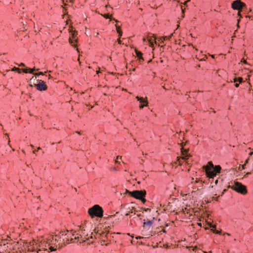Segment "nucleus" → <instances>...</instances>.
<instances>
[{
	"label": "nucleus",
	"mask_w": 253,
	"mask_h": 253,
	"mask_svg": "<svg viewBox=\"0 0 253 253\" xmlns=\"http://www.w3.org/2000/svg\"><path fill=\"white\" fill-rule=\"evenodd\" d=\"M47 239V243L48 246L52 245L55 248L58 247L59 248L62 246V244L65 243V240L66 242L70 240L69 234L66 233L65 231H62L60 233V235H55L54 236L49 235ZM68 243V242H67Z\"/></svg>",
	"instance_id": "nucleus-1"
},
{
	"label": "nucleus",
	"mask_w": 253,
	"mask_h": 253,
	"mask_svg": "<svg viewBox=\"0 0 253 253\" xmlns=\"http://www.w3.org/2000/svg\"><path fill=\"white\" fill-rule=\"evenodd\" d=\"M69 234L70 240L73 242H78L83 243L86 241H89L90 239L93 238V233L91 232L90 235L84 227H81V229L79 231L78 233Z\"/></svg>",
	"instance_id": "nucleus-2"
},
{
	"label": "nucleus",
	"mask_w": 253,
	"mask_h": 253,
	"mask_svg": "<svg viewBox=\"0 0 253 253\" xmlns=\"http://www.w3.org/2000/svg\"><path fill=\"white\" fill-rule=\"evenodd\" d=\"M203 168L205 171L207 177L210 179H213L217 173L220 172L221 169L219 165L214 166L211 162H209L207 165L203 166Z\"/></svg>",
	"instance_id": "nucleus-3"
},
{
	"label": "nucleus",
	"mask_w": 253,
	"mask_h": 253,
	"mask_svg": "<svg viewBox=\"0 0 253 253\" xmlns=\"http://www.w3.org/2000/svg\"><path fill=\"white\" fill-rule=\"evenodd\" d=\"M18 242L9 243L7 242V240H2L0 244V253L18 248Z\"/></svg>",
	"instance_id": "nucleus-4"
},
{
	"label": "nucleus",
	"mask_w": 253,
	"mask_h": 253,
	"mask_svg": "<svg viewBox=\"0 0 253 253\" xmlns=\"http://www.w3.org/2000/svg\"><path fill=\"white\" fill-rule=\"evenodd\" d=\"M228 188H231L237 192L245 195L247 193L246 186L241 183L237 181L231 182V185H228Z\"/></svg>",
	"instance_id": "nucleus-5"
},
{
	"label": "nucleus",
	"mask_w": 253,
	"mask_h": 253,
	"mask_svg": "<svg viewBox=\"0 0 253 253\" xmlns=\"http://www.w3.org/2000/svg\"><path fill=\"white\" fill-rule=\"evenodd\" d=\"M126 192L131 197L140 200L143 204L145 203L146 199L145 198L146 195L145 190H134L129 191L126 190Z\"/></svg>",
	"instance_id": "nucleus-6"
},
{
	"label": "nucleus",
	"mask_w": 253,
	"mask_h": 253,
	"mask_svg": "<svg viewBox=\"0 0 253 253\" xmlns=\"http://www.w3.org/2000/svg\"><path fill=\"white\" fill-rule=\"evenodd\" d=\"M88 213L92 217L94 216L102 217L103 215V210L98 205H95L88 209Z\"/></svg>",
	"instance_id": "nucleus-7"
},
{
	"label": "nucleus",
	"mask_w": 253,
	"mask_h": 253,
	"mask_svg": "<svg viewBox=\"0 0 253 253\" xmlns=\"http://www.w3.org/2000/svg\"><path fill=\"white\" fill-rule=\"evenodd\" d=\"M172 35L173 34H171L169 36H164L162 38H159L158 39H156L153 35L152 36H148L147 41L149 43L150 46L152 47H153L154 44H157L156 40H157L159 42H161V43H163L164 40H169L170 38H171Z\"/></svg>",
	"instance_id": "nucleus-8"
},
{
	"label": "nucleus",
	"mask_w": 253,
	"mask_h": 253,
	"mask_svg": "<svg viewBox=\"0 0 253 253\" xmlns=\"http://www.w3.org/2000/svg\"><path fill=\"white\" fill-rule=\"evenodd\" d=\"M231 6L233 9L241 11H245V9L247 8L245 3L242 2L240 0L233 1ZM238 15L241 16L240 11L238 12Z\"/></svg>",
	"instance_id": "nucleus-9"
},
{
	"label": "nucleus",
	"mask_w": 253,
	"mask_h": 253,
	"mask_svg": "<svg viewBox=\"0 0 253 253\" xmlns=\"http://www.w3.org/2000/svg\"><path fill=\"white\" fill-rule=\"evenodd\" d=\"M25 249H27L28 252H34L36 251V248L39 246L38 243L35 241H32L30 242H26L23 245Z\"/></svg>",
	"instance_id": "nucleus-10"
},
{
	"label": "nucleus",
	"mask_w": 253,
	"mask_h": 253,
	"mask_svg": "<svg viewBox=\"0 0 253 253\" xmlns=\"http://www.w3.org/2000/svg\"><path fill=\"white\" fill-rule=\"evenodd\" d=\"M181 152L182 155V157L181 158H177V162H178L179 165H182L181 160L186 161L190 156V155L188 153V150L184 149L183 147L181 148Z\"/></svg>",
	"instance_id": "nucleus-11"
},
{
	"label": "nucleus",
	"mask_w": 253,
	"mask_h": 253,
	"mask_svg": "<svg viewBox=\"0 0 253 253\" xmlns=\"http://www.w3.org/2000/svg\"><path fill=\"white\" fill-rule=\"evenodd\" d=\"M38 246L42 248L39 250V251H41L42 250L44 251H47L48 249H49L50 251H53L56 250L55 247L52 246V245L48 246V244L47 243V239H46V241H44L43 242H42L41 244L39 245Z\"/></svg>",
	"instance_id": "nucleus-12"
},
{
	"label": "nucleus",
	"mask_w": 253,
	"mask_h": 253,
	"mask_svg": "<svg viewBox=\"0 0 253 253\" xmlns=\"http://www.w3.org/2000/svg\"><path fill=\"white\" fill-rule=\"evenodd\" d=\"M37 82H38V84H35V86L37 90L39 91H43L46 90L47 86L45 82L40 80H38Z\"/></svg>",
	"instance_id": "nucleus-13"
},
{
	"label": "nucleus",
	"mask_w": 253,
	"mask_h": 253,
	"mask_svg": "<svg viewBox=\"0 0 253 253\" xmlns=\"http://www.w3.org/2000/svg\"><path fill=\"white\" fill-rule=\"evenodd\" d=\"M136 98L141 104L139 106V108L140 109H142L144 106H147L148 102L147 100V98L144 99L143 97H139L137 96L136 97Z\"/></svg>",
	"instance_id": "nucleus-14"
},
{
	"label": "nucleus",
	"mask_w": 253,
	"mask_h": 253,
	"mask_svg": "<svg viewBox=\"0 0 253 253\" xmlns=\"http://www.w3.org/2000/svg\"><path fill=\"white\" fill-rule=\"evenodd\" d=\"M154 218H153L152 220H148L147 221H145V220H143V227L144 228H146L147 229H149L151 226L153 225L154 222Z\"/></svg>",
	"instance_id": "nucleus-15"
},
{
	"label": "nucleus",
	"mask_w": 253,
	"mask_h": 253,
	"mask_svg": "<svg viewBox=\"0 0 253 253\" xmlns=\"http://www.w3.org/2000/svg\"><path fill=\"white\" fill-rule=\"evenodd\" d=\"M9 233H16L17 235L20 234V228L18 227V225H16L15 227L13 228H9ZM10 236H12V234H10Z\"/></svg>",
	"instance_id": "nucleus-16"
},
{
	"label": "nucleus",
	"mask_w": 253,
	"mask_h": 253,
	"mask_svg": "<svg viewBox=\"0 0 253 253\" xmlns=\"http://www.w3.org/2000/svg\"><path fill=\"white\" fill-rule=\"evenodd\" d=\"M39 70V69H36L35 67H34L33 68H27L22 69V71L24 73H29L31 74H33V72L34 71H38Z\"/></svg>",
	"instance_id": "nucleus-17"
},
{
	"label": "nucleus",
	"mask_w": 253,
	"mask_h": 253,
	"mask_svg": "<svg viewBox=\"0 0 253 253\" xmlns=\"http://www.w3.org/2000/svg\"><path fill=\"white\" fill-rule=\"evenodd\" d=\"M243 81V79L242 77H239V78H235L234 79V83H236V82H239V83H242Z\"/></svg>",
	"instance_id": "nucleus-18"
},
{
	"label": "nucleus",
	"mask_w": 253,
	"mask_h": 253,
	"mask_svg": "<svg viewBox=\"0 0 253 253\" xmlns=\"http://www.w3.org/2000/svg\"><path fill=\"white\" fill-rule=\"evenodd\" d=\"M116 26V29H117V33L119 34V36L120 37H121L122 36L123 32L121 31V30L120 29L119 26H118L117 25Z\"/></svg>",
	"instance_id": "nucleus-19"
},
{
	"label": "nucleus",
	"mask_w": 253,
	"mask_h": 253,
	"mask_svg": "<svg viewBox=\"0 0 253 253\" xmlns=\"http://www.w3.org/2000/svg\"><path fill=\"white\" fill-rule=\"evenodd\" d=\"M135 53L138 57H139L140 59H143L142 57V53L140 51L136 50Z\"/></svg>",
	"instance_id": "nucleus-20"
},
{
	"label": "nucleus",
	"mask_w": 253,
	"mask_h": 253,
	"mask_svg": "<svg viewBox=\"0 0 253 253\" xmlns=\"http://www.w3.org/2000/svg\"><path fill=\"white\" fill-rule=\"evenodd\" d=\"M12 71H17L19 74L21 73V70L18 67H13L12 70Z\"/></svg>",
	"instance_id": "nucleus-21"
},
{
	"label": "nucleus",
	"mask_w": 253,
	"mask_h": 253,
	"mask_svg": "<svg viewBox=\"0 0 253 253\" xmlns=\"http://www.w3.org/2000/svg\"><path fill=\"white\" fill-rule=\"evenodd\" d=\"M104 17L106 18V19H110L111 18V16L108 13H107V14H105L104 15H103Z\"/></svg>",
	"instance_id": "nucleus-22"
},
{
	"label": "nucleus",
	"mask_w": 253,
	"mask_h": 253,
	"mask_svg": "<svg viewBox=\"0 0 253 253\" xmlns=\"http://www.w3.org/2000/svg\"><path fill=\"white\" fill-rule=\"evenodd\" d=\"M213 232L215 233V234H220V232L218 231V230H212Z\"/></svg>",
	"instance_id": "nucleus-23"
},
{
	"label": "nucleus",
	"mask_w": 253,
	"mask_h": 253,
	"mask_svg": "<svg viewBox=\"0 0 253 253\" xmlns=\"http://www.w3.org/2000/svg\"><path fill=\"white\" fill-rule=\"evenodd\" d=\"M251 174V172H247V173L245 174V175H244V177H247V176H248V175H250V174Z\"/></svg>",
	"instance_id": "nucleus-24"
},
{
	"label": "nucleus",
	"mask_w": 253,
	"mask_h": 253,
	"mask_svg": "<svg viewBox=\"0 0 253 253\" xmlns=\"http://www.w3.org/2000/svg\"><path fill=\"white\" fill-rule=\"evenodd\" d=\"M19 66H21V67H25V65L23 63H20V64H17Z\"/></svg>",
	"instance_id": "nucleus-25"
},
{
	"label": "nucleus",
	"mask_w": 253,
	"mask_h": 253,
	"mask_svg": "<svg viewBox=\"0 0 253 253\" xmlns=\"http://www.w3.org/2000/svg\"><path fill=\"white\" fill-rule=\"evenodd\" d=\"M36 76H38L40 75H43L42 72H40L39 73H36L35 74Z\"/></svg>",
	"instance_id": "nucleus-26"
},
{
	"label": "nucleus",
	"mask_w": 253,
	"mask_h": 253,
	"mask_svg": "<svg viewBox=\"0 0 253 253\" xmlns=\"http://www.w3.org/2000/svg\"><path fill=\"white\" fill-rule=\"evenodd\" d=\"M249 161H250V159H249V158H248V159H247L246 160V161H245V165H246L247 164H248L249 163Z\"/></svg>",
	"instance_id": "nucleus-27"
},
{
	"label": "nucleus",
	"mask_w": 253,
	"mask_h": 253,
	"mask_svg": "<svg viewBox=\"0 0 253 253\" xmlns=\"http://www.w3.org/2000/svg\"><path fill=\"white\" fill-rule=\"evenodd\" d=\"M22 225H24V223H22ZM19 227L20 228V230L22 229L23 228H25V227L24 225H20Z\"/></svg>",
	"instance_id": "nucleus-28"
},
{
	"label": "nucleus",
	"mask_w": 253,
	"mask_h": 253,
	"mask_svg": "<svg viewBox=\"0 0 253 253\" xmlns=\"http://www.w3.org/2000/svg\"><path fill=\"white\" fill-rule=\"evenodd\" d=\"M235 86L236 87H238L239 86V84H238V83H236V84H235Z\"/></svg>",
	"instance_id": "nucleus-29"
},
{
	"label": "nucleus",
	"mask_w": 253,
	"mask_h": 253,
	"mask_svg": "<svg viewBox=\"0 0 253 253\" xmlns=\"http://www.w3.org/2000/svg\"><path fill=\"white\" fill-rule=\"evenodd\" d=\"M118 43H119V44H121V43H122V42H121V41L120 40V39H118Z\"/></svg>",
	"instance_id": "nucleus-30"
},
{
	"label": "nucleus",
	"mask_w": 253,
	"mask_h": 253,
	"mask_svg": "<svg viewBox=\"0 0 253 253\" xmlns=\"http://www.w3.org/2000/svg\"><path fill=\"white\" fill-rule=\"evenodd\" d=\"M241 62H244V63H247V62L246 60H245L244 59H242L241 60Z\"/></svg>",
	"instance_id": "nucleus-31"
},
{
	"label": "nucleus",
	"mask_w": 253,
	"mask_h": 253,
	"mask_svg": "<svg viewBox=\"0 0 253 253\" xmlns=\"http://www.w3.org/2000/svg\"><path fill=\"white\" fill-rule=\"evenodd\" d=\"M218 179L215 180V181H214V184L215 185H216L217 184V183H218Z\"/></svg>",
	"instance_id": "nucleus-32"
},
{
	"label": "nucleus",
	"mask_w": 253,
	"mask_h": 253,
	"mask_svg": "<svg viewBox=\"0 0 253 253\" xmlns=\"http://www.w3.org/2000/svg\"><path fill=\"white\" fill-rule=\"evenodd\" d=\"M210 227H211V228H212L213 229L215 228V226H214V225H211L210 226Z\"/></svg>",
	"instance_id": "nucleus-33"
},
{
	"label": "nucleus",
	"mask_w": 253,
	"mask_h": 253,
	"mask_svg": "<svg viewBox=\"0 0 253 253\" xmlns=\"http://www.w3.org/2000/svg\"><path fill=\"white\" fill-rule=\"evenodd\" d=\"M121 158H122V157H121V156H118L117 157V160H119V159H121Z\"/></svg>",
	"instance_id": "nucleus-34"
},
{
	"label": "nucleus",
	"mask_w": 253,
	"mask_h": 253,
	"mask_svg": "<svg viewBox=\"0 0 253 253\" xmlns=\"http://www.w3.org/2000/svg\"><path fill=\"white\" fill-rule=\"evenodd\" d=\"M69 41L71 43H73V40L71 38H70L69 39Z\"/></svg>",
	"instance_id": "nucleus-35"
},
{
	"label": "nucleus",
	"mask_w": 253,
	"mask_h": 253,
	"mask_svg": "<svg viewBox=\"0 0 253 253\" xmlns=\"http://www.w3.org/2000/svg\"><path fill=\"white\" fill-rule=\"evenodd\" d=\"M112 170H114V171H116L117 169H116V168L115 167H114V168H112Z\"/></svg>",
	"instance_id": "nucleus-36"
},
{
	"label": "nucleus",
	"mask_w": 253,
	"mask_h": 253,
	"mask_svg": "<svg viewBox=\"0 0 253 253\" xmlns=\"http://www.w3.org/2000/svg\"><path fill=\"white\" fill-rule=\"evenodd\" d=\"M227 191L226 189H224L223 191V192L222 193V194H221V196L224 194V192H225L226 191Z\"/></svg>",
	"instance_id": "nucleus-37"
},
{
	"label": "nucleus",
	"mask_w": 253,
	"mask_h": 253,
	"mask_svg": "<svg viewBox=\"0 0 253 253\" xmlns=\"http://www.w3.org/2000/svg\"><path fill=\"white\" fill-rule=\"evenodd\" d=\"M150 210H150V209H146V210H145V211H150Z\"/></svg>",
	"instance_id": "nucleus-38"
},
{
	"label": "nucleus",
	"mask_w": 253,
	"mask_h": 253,
	"mask_svg": "<svg viewBox=\"0 0 253 253\" xmlns=\"http://www.w3.org/2000/svg\"><path fill=\"white\" fill-rule=\"evenodd\" d=\"M37 151H38V150H34V151H33V153L34 154H35Z\"/></svg>",
	"instance_id": "nucleus-39"
},
{
	"label": "nucleus",
	"mask_w": 253,
	"mask_h": 253,
	"mask_svg": "<svg viewBox=\"0 0 253 253\" xmlns=\"http://www.w3.org/2000/svg\"><path fill=\"white\" fill-rule=\"evenodd\" d=\"M253 154V152H250V153H249V155H250V156H252Z\"/></svg>",
	"instance_id": "nucleus-40"
},
{
	"label": "nucleus",
	"mask_w": 253,
	"mask_h": 253,
	"mask_svg": "<svg viewBox=\"0 0 253 253\" xmlns=\"http://www.w3.org/2000/svg\"><path fill=\"white\" fill-rule=\"evenodd\" d=\"M143 41L144 42H145L146 41V39L145 38H144L143 39Z\"/></svg>",
	"instance_id": "nucleus-41"
},
{
	"label": "nucleus",
	"mask_w": 253,
	"mask_h": 253,
	"mask_svg": "<svg viewBox=\"0 0 253 253\" xmlns=\"http://www.w3.org/2000/svg\"><path fill=\"white\" fill-rule=\"evenodd\" d=\"M245 165H245V164H244V165H243L242 166V169H245Z\"/></svg>",
	"instance_id": "nucleus-42"
},
{
	"label": "nucleus",
	"mask_w": 253,
	"mask_h": 253,
	"mask_svg": "<svg viewBox=\"0 0 253 253\" xmlns=\"http://www.w3.org/2000/svg\"><path fill=\"white\" fill-rule=\"evenodd\" d=\"M75 36V33H74V34H73V37H72L73 39H74V38Z\"/></svg>",
	"instance_id": "nucleus-43"
},
{
	"label": "nucleus",
	"mask_w": 253,
	"mask_h": 253,
	"mask_svg": "<svg viewBox=\"0 0 253 253\" xmlns=\"http://www.w3.org/2000/svg\"><path fill=\"white\" fill-rule=\"evenodd\" d=\"M136 238L137 239H140V238H141V237H136Z\"/></svg>",
	"instance_id": "nucleus-44"
},
{
	"label": "nucleus",
	"mask_w": 253,
	"mask_h": 253,
	"mask_svg": "<svg viewBox=\"0 0 253 253\" xmlns=\"http://www.w3.org/2000/svg\"><path fill=\"white\" fill-rule=\"evenodd\" d=\"M135 70V68H133V69H132V71H134Z\"/></svg>",
	"instance_id": "nucleus-45"
},
{
	"label": "nucleus",
	"mask_w": 253,
	"mask_h": 253,
	"mask_svg": "<svg viewBox=\"0 0 253 253\" xmlns=\"http://www.w3.org/2000/svg\"><path fill=\"white\" fill-rule=\"evenodd\" d=\"M116 163H119V161H118V160H116Z\"/></svg>",
	"instance_id": "nucleus-46"
},
{
	"label": "nucleus",
	"mask_w": 253,
	"mask_h": 253,
	"mask_svg": "<svg viewBox=\"0 0 253 253\" xmlns=\"http://www.w3.org/2000/svg\"><path fill=\"white\" fill-rule=\"evenodd\" d=\"M128 215H129V213H126V216H128Z\"/></svg>",
	"instance_id": "nucleus-47"
},
{
	"label": "nucleus",
	"mask_w": 253,
	"mask_h": 253,
	"mask_svg": "<svg viewBox=\"0 0 253 253\" xmlns=\"http://www.w3.org/2000/svg\"><path fill=\"white\" fill-rule=\"evenodd\" d=\"M203 253H208V252H206V251H203Z\"/></svg>",
	"instance_id": "nucleus-48"
},
{
	"label": "nucleus",
	"mask_w": 253,
	"mask_h": 253,
	"mask_svg": "<svg viewBox=\"0 0 253 253\" xmlns=\"http://www.w3.org/2000/svg\"><path fill=\"white\" fill-rule=\"evenodd\" d=\"M206 59H205V58H203L202 59H201V60H205Z\"/></svg>",
	"instance_id": "nucleus-49"
},
{
	"label": "nucleus",
	"mask_w": 253,
	"mask_h": 253,
	"mask_svg": "<svg viewBox=\"0 0 253 253\" xmlns=\"http://www.w3.org/2000/svg\"><path fill=\"white\" fill-rule=\"evenodd\" d=\"M76 132L78 133V134H81L80 132L79 131H77Z\"/></svg>",
	"instance_id": "nucleus-50"
},
{
	"label": "nucleus",
	"mask_w": 253,
	"mask_h": 253,
	"mask_svg": "<svg viewBox=\"0 0 253 253\" xmlns=\"http://www.w3.org/2000/svg\"><path fill=\"white\" fill-rule=\"evenodd\" d=\"M211 56L212 58H214V55H211Z\"/></svg>",
	"instance_id": "nucleus-51"
},
{
	"label": "nucleus",
	"mask_w": 253,
	"mask_h": 253,
	"mask_svg": "<svg viewBox=\"0 0 253 253\" xmlns=\"http://www.w3.org/2000/svg\"><path fill=\"white\" fill-rule=\"evenodd\" d=\"M31 146L32 148H33V147H34V146H33V145H32V144L31 145Z\"/></svg>",
	"instance_id": "nucleus-52"
},
{
	"label": "nucleus",
	"mask_w": 253,
	"mask_h": 253,
	"mask_svg": "<svg viewBox=\"0 0 253 253\" xmlns=\"http://www.w3.org/2000/svg\"><path fill=\"white\" fill-rule=\"evenodd\" d=\"M40 149H41V148H40V147H38V150H40Z\"/></svg>",
	"instance_id": "nucleus-53"
},
{
	"label": "nucleus",
	"mask_w": 253,
	"mask_h": 253,
	"mask_svg": "<svg viewBox=\"0 0 253 253\" xmlns=\"http://www.w3.org/2000/svg\"><path fill=\"white\" fill-rule=\"evenodd\" d=\"M140 215H141L140 214L137 215L138 216H140Z\"/></svg>",
	"instance_id": "nucleus-54"
},
{
	"label": "nucleus",
	"mask_w": 253,
	"mask_h": 253,
	"mask_svg": "<svg viewBox=\"0 0 253 253\" xmlns=\"http://www.w3.org/2000/svg\"><path fill=\"white\" fill-rule=\"evenodd\" d=\"M7 237L9 238H10L11 237L10 236H7Z\"/></svg>",
	"instance_id": "nucleus-55"
},
{
	"label": "nucleus",
	"mask_w": 253,
	"mask_h": 253,
	"mask_svg": "<svg viewBox=\"0 0 253 253\" xmlns=\"http://www.w3.org/2000/svg\"><path fill=\"white\" fill-rule=\"evenodd\" d=\"M181 9H182V11L183 12V9H182V8H181Z\"/></svg>",
	"instance_id": "nucleus-56"
},
{
	"label": "nucleus",
	"mask_w": 253,
	"mask_h": 253,
	"mask_svg": "<svg viewBox=\"0 0 253 253\" xmlns=\"http://www.w3.org/2000/svg\"><path fill=\"white\" fill-rule=\"evenodd\" d=\"M181 9H182V11L183 12V9H182V8H181Z\"/></svg>",
	"instance_id": "nucleus-57"
},
{
	"label": "nucleus",
	"mask_w": 253,
	"mask_h": 253,
	"mask_svg": "<svg viewBox=\"0 0 253 253\" xmlns=\"http://www.w3.org/2000/svg\"><path fill=\"white\" fill-rule=\"evenodd\" d=\"M164 45H162V46H161V47L164 48Z\"/></svg>",
	"instance_id": "nucleus-58"
},
{
	"label": "nucleus",
	"mask_w": 253,
	"mask_h": 253,
	"mask_svg": "<svg viewBox=\"0 0 253 253\" xmlns=\"http://www.w3.org/2000/svg\"><path fill=\"white\" fill-rule=\"evenodd\" d=\"M205 57L207 59V57H206V55H205Z\"/></svg>",
	"instance_id": "nucleus-59"
},
{
	"label": "nucleus",
	"mask_w": 253,
	"mask_h": 253,
	"mask_svg": "<svg viewBox=\"0 0 253 253\" xmlns=\"http://www.w3.org/2000/svg\"><path fill=\"white\" fill-rule=\"evenodd\" d=\"M163 88L166 89V87L164 86Z\"/></svg>",
	"instance_id": "nucleus-60"
},
{
	"label": "nucleus",
	"mask_w": 253,
	"mask_h": 253,
	"mask_svg": "<svg viewBox=\"0 0 253 253\" xmlns=\"http://www.w3.org/2000/svg\"><path fill=\"white\" fill-rule=\"evenodd\" d=\"M163 88L166 89V87L164 86Z\"/></svg>",
	"instance_id": "nucleus-61"
},
{
	"label": "nucleus",
	"mask_w": 253,
	"mask_h": 253,
	"mask_svg": "<svg viewBox=\"0 0 253 253\" xmlns=\"http://www.w3.org/2000/svg\"><path fill=\"white\" fill-rule=\"evenodd\" d=\"M227 235H228L229 236L230 235V234L229 233H227Z\"/></svg>",
	"instance_id": "nucleus-62"
},
{
	"label": "nucleus",
	"mask_w": 253,
	"mask_h": 253,
	"mask_svg": "<svg viewBox=\"0 0 253 253\" xmlns=\"http://www.w3.org/2000/svg\"><path fill=\"white\" fill-rule=\"evenodd\" d=\"M209 253H211V251H210Z\"/></svg>",
	"instance_id": "nucleus-63"
}]
</instances>
